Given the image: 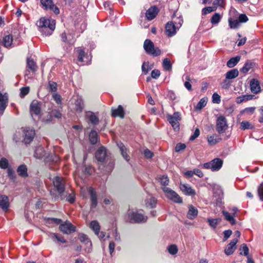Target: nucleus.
<instances>
[{
	"label": "nucleus",
	"instance_id": "13d9d810",
	"mask_svg": "<svg viewBox=\"0 0 263 263\" xmlns=\"http://www.w3.org/2000/svg\"><path fill=\"white\" fill-rule=\"evenodd\" d=\"M66 200L70 203H73L74 202L75 195L72 191L71 193H69L66 196Z\"/></svg>",
	"mask_w": 263,
	"mask_h": 263
},
{
	"label": "nucleus",
	"instance_id": "473e14b6",
	"mask_svg": "<svg viewBox=\"0 0 263 263\" xmlns=\"http://www.w3.org/2000/svg\"><path fill=\"white\" fill-rule=\"evenodd\" d=\"M3 43L6 48L11 47L15 44L13 43V37L11 34H8L4 37Z\"/></svg>",
	"mask_w": 263,
	"mask_h": 263
},
{
	"label": "nucleus",
	"instance_id": "412c9836",
	"mask_svg": "<svg viewBox=\"0 0 263 263\" xmlns=\"http://www.w3.org/2000/svg\"><path fill=\"white\" fill-rule=\"evenodd\" d=\"M79 238L81 242L84 243L86 246V248L85 249L86 251L87 252H89L91 250V242L88 238L86 235L84 234H81L79 236Z\"/></svg>",
	"mask_w": 263,
	"mask_h": 263
},
{
	"label": "nucleus",
	"instance_id": "c9c22d12",
	"mask_svg": "<svg viewBox=\"0 0 263 263\" xmlns=\"http://www.w3.org/2000/svg\"><path fill=\"white\" fill-rule=\"evenodd\" d=\"M90 228L96 235H98L100 230V226L97 220H93L90 223Z\"/></svg>",
	"mask_w": 263,
	"mask_h": 263
},
{
	"label": "nucleus",
	"instance_id": "5fc2aeb1",
	"mask_svg": "<svg viewBox=\"0 0 263 263\" xmlns=\"http://www.w3.org/2000/svg\"><path fill=\"white\" fill-rule=\"evenodd\" d=\"M216 9V8L213 7H205V8H203L202 10V14L204 15H206L207 14H208L209 13H211L212 12L215 11Z\"/></svg>",
	"mask_w": 263,
	"mask_h": 263
},
{
	"label": "nucleus",
	"instance_id": "1a4fd4ad",
	"mask_svg": "<svg viewBox=\"0 0 263 263\" xmlns=\"http://www.w3.org/2000/svg\"><path fill=\"white\" fill-rule=\"evenodd\" d=\"M228 125L226 118L221 116L219 117L216 121V128L219 134L223 133L228 128Z\"/></svg>",
	"mask_w": 263,
	"mask_h": 263
},
{
	"label": "nucleus",
	"instance_id": "9d476101",
	"mask_svg": "<svg viewBox=\"0 0 263 263\" xmlns=\"http://www.w3.org/2000/svg\"><path fill=\"white\" fill-rule=\"evenodd\" d=\"M52 182L59 193L62 194L65 191V182L64 179L62 177L56 176L53 179Z\"/></svg>",
	"mask_w": 263,
	"mask_h": 263
},
{
	"label": "nucleus",
	"instance_id": "58836bf2",
	"mask_svg": "<svg viewBox=\"0 0 263 263\" xmlns=\"http://www.w3.org/2000/svg\"><path fill=\"white\" fill-rule=\"evenodd\" d=\"M240 60V56H236L231 58L227 63V66L229 68L234 67Z\"/></svg>",
	"mask_w": 263,
	"mask_h": 263
},
{
	"label": "nucleus",
	"instance_id": "9b49d317",
	"mask_svg": "<svg viewBox=\"0 0 263 263\" xmlns=\"http://www.w3.org/2000/svg\"><path fill=\"white\" fill-rule=\"evenodd\" d=\"M178 30L174 22H168L165 25V32L168 37H172L175 35Z\"/></svg>",
	"mask_w": 263,
	"mask_h": 263
},
{
	"label": "nucleus",
	"instance_id": "79ce46f5",
	"mask_svg": "<svg viewBox=\"0 0 263 263\" xmlns=\"http://www.w3.org/2000/svg\"><path fill=\"white\" fill-rule=\"evenodd\" d=\"M157 203V200L154 197H150L147 198L146 200V205L147 207H149L151 208H154L156 206Z\"/></svg>",
	"mask_w": 263,
	"mask_h": 263
},
{
	"label": "nucleus",
	"instance_id": "72a5a7b5",
	"mask_svg": "<svg viewBox=\"0 0 263 263\" xmlns=\"http://www.w3.org/2000/svg\"><path fill=\"white\" fill-rule=\"evenodd\" d=\"M77 52L78 53V62L80 63H84V64H87L88 57L86 56L84 51L82 49H78Z\"/></svg>",
	"mask_w": 263,
	"mask_h": 263
},
{
	"label": "nucleus",
	"instance_id": "6ab92c4d",
	"mask_svg": "<svg viewBox=\"0 0 263 263\" xmlns=\"http://www.w3.org/2000/svg\"><path fill=\"white\" fill-rule=\"evenodd\" d=\"M180 189L185 195L194 196L196 194L195 190L187 184L180 183Z\"/></svg>",
	"mask_w": 263,
	"mask_h": 263
},
{
	"label": "nucleus",
	"instance_id": "cd10ccee",
	"mask_svg": "<svg viewBox=\"0 0 263 263\" xmlns=\"http://www.w3.org/2000/svg\"><path fill=\"white\" fill-rule=\"evenodd\" d=\"M111 112L113 117H119L121 118H123L124 117V111L121 105H119L116 108H112L111 109Z\"/></svg>",
	"mask_w": 263,
	"mask_h": 263
},
{
	"label": "nucleus",
	"instance_id": "20e7f679",
	"mask_svg": "<svg viewBox=\"0 0 263 263\" xmlns=\"http://www.w3.org/2000/svg\"><path fill=\"white\" fill-rule=\"evenodd\" d=\"M83 101L81 97L74 96L71 100L70 108L77 114H80L84 109Z\"/></svg>",
	"mask_w": 263,
	"mask_h": 263
},
{
	"label": "nucleus",
	"instance_id": "a18cd8bd",
	"mask_svg": "<svg viewBox=\"0 0 263 263\" xmlns=\"http://www.w3.org/2000/svg\"><path fill=\"white\" fill-rule=\"evenodd\" d=\"M208 101V98L206 97L202 98L200 99L199 102L197 104L195 107L196 110H201L202 108H203L206 104Z\"/></svg>",
	"mask_w": 263,
	"mask_h": 263
},
{
	"label": "nucleus",
	"instance_id": "774afa93",
	"mask_svg": "<svg viewBox=\"0 0 263 263\" xmlns=\"http://www.w3.org/2000/svg\"><path fill=\"white\" fill-rule=\"evenodd\" d=\"M160 75V71L157 69L153 70L151 72V76L153 78L157 79Z\"/></svg>",
	"mask_w": 263,
	"mask_h": 263
},
{
	"label": "nucleus",
	"instance_id": "bb28decb",
	"mask_svg": "<svg viewBox=\"0 0 263 263\" xmlns=\"http://www.w3.org/2000/svg\"><path fill=\"white\" fill-rule=\"evenodd\" d=\"M250 88L252 92L257 93L260 91V87L259 82L256 79H252L250 82Z\"/></svg>",
	"mask_w": 263,
	"mask_h": 263
},
{
	"label": "nucleus",
	"instance_id": "4d7b16f0",
	"mask_svg": "<svg viewBox=\"0 0 263 263\" xmlns=\"http://www.w3.org/2000/svg\"><path fill=\"white\" fill-rule=\"evenodd\" d=\"M168 251L170 254L175 255L178 252V248L176 245H172L168 247Z\"/></svg>",
	"mask_w": 263,
	"mask_h": 263
},
{
	"label": "nucleus",
	"instance_id": "37998d69",
	"mask_svg": "<svg viewBox=\"0 0 263 263\" xmlns=\"http://www.w3.org/2000/svg\"><path fill=\"white\" fill-rule=\"evenodd\" d=\"M162 66L166 71H171L172 68V65L171 61L168 58H165L163 60Z\"/></svg>",
	"mask_w": 263,
	"mask_h": 263
},
{
	"label": "nucleus",
	"instance_id": "f8f14e48",
	"mask_svg": "<svg viewBox=\"0 0 263 263\" xmlns=\"http://www.w3.org/2000/svg\"><path fill=\"white\" fill-rule=\"evenodd\" d=\"M41 4L46 9H50L55 14L60 13L59 9L53 4L52 0H41Z\"/></svg>",
	"mask_w": 263,
	"mask_h": 263
},
{
	"label": "nucleus",
	"instance_id": "603ef678",
	"mask_svg": "<svg viewBox=\"0 0 263 263\" xmlns=\"http://www.w3.org/2000/svg\"><path fill=\"white\" fill-rule=\"evenodd\" d=\"M174 20L172 22H174V24H175V26L177 27L178 29L180 28V27L182 26V24L183 23V19L182 17L180 16L179 17H177L176 18L174 17Z\"/></svg>",
	"mask_w": 263,
	"mask_h": 263
},
{
	"label": "nucleus",
	"instance_id": "7ed1b4c3",
	"mask_svg": "<svg viewBox=\"0 0 263 263\" xmlns=\"http://www.w3.org/2000/svg\"><path fill=\"white\" fill-rule=\"evenodd\" d=\"M128 218L129 221L132 223L145 222L147 219V216L137 211L133 210L128 211Z\"/></svg>",
	"mask_w": 263,
	"mask_h": 263
},
{
	"label": "nucleus",
	"instance_id": "338daca9",
	"mask_svg": "<svg viewBox=\"0 0 263 263\" xmlns=\"http://www.w3.org/2000/svg\"><path fill=\"white\" fill-rule=\"evenodd\" d=\"M186 147V145L184 144L179 143L177 144L176 147H175V151L177 152H178L180 151H182L184 149H185Z\"/></svg>",
	"mask_w": 263,
	"mask_h": 263
},
{
	"label": "nucleus",
	"instance_id": "c03bdc74",
	"mask_svg": "<svg viewBox=\"0 0 263 263\" xmlns=\"http://www.w3.org/2000/svg\"><path fill=\"white\" fill-rule=\"evenodd\" d=\"M254 128V126L248 121H243L240 123V128L241 129H252Z\"/></svg>",
	"mask_w": 263,
	"mask_h": 263
},
{
	"label": "nucleus",
	"instance_id": "2eb2a0df",
	"mask_svg": "<svg viewBox=\"0 0 263 263\" xmlns=\"http://www.w3.org/2000/svg\"><path fill=\"white\" fill-rule=\"evenodd\" d=\"M35 132L32 129L27 128L24 130V141L25 143H30L33 139Z\"/></svg>",
	"mask_w": 263,
	"mask_h": 263
},
{
	"label": "nucleus",
	"instance_id": "39448f33",
	"mask_svg": "<svg viewBox=\"0 0 263 263\" xmlns=\"http://www.w3.org/2000/svg\"><path fill=\"white\" fill-rule=\"evenodd\" d=\"M161 189L168 199L177 203H181L182 202V199L180 196L170 187L163 186L161 187Z\"/></svg>",
	"mask_w": 263,
	"mask_h": 263
},
{
	"label": "nucleus",
	"instance_id": "dca6fc26",
	"mask_svg": "<svg viewBox=\"0 0 263 263\" xmlns=\"http://www.w3.org/2000/svg\"><path fill=\"white\" fill-rule=\"evenodd\" d=\"M41 104L37 101L34 100L32 102L30 106V111L32 116L33 115L36 116L40 115L41 113Z\"/></svg>",
	"mask_w": 263,
	"mask_h": 263
},
{
	"label": "nucleus",
	"instance_id": "c756f323",
	"mask_svg": "<svg viewBox=\"0 0 263 263\" xmlns=\"http://www.w3.org/2000/svg\"><path fill=\"white\" fill-rule=\"evenodd\" d=\"M9 206V203L8 197L0 195V207L4 210H7Z\"/></svg>",
	"mask_w": 263,
	"mask_h": 263
},
{
	"label": "nucleus",
	"instance_id": "bf43d9fd",
	"mask_svg": "<svg viewBox=\"0 0 263 263\" xmlns=\"http://www.w3.org/2000/svg\"><path fill=\"white\" fill-rule=\"evenodd\" d=\"M48 88L51 91H56L57 89V83L52 81H50L48 84Z\"/></svg>",
	"mask_w": 263,
	"mask_h": 263
},
{
	"label": "nucleus",
	"instance_id": "b1692460",
	"mask_svg": "<svg viewBox=\"0 0 263 263\" xmlns=\"http://www.w3.org/2000/svg\"><path fill=\"white\" fill-rule=\"evenodd\" d=\"M233 215L226 211H222V213L224 215L226 220L229 221L231 223V224H234L235 223L236 221L234 219V217L235 216V213L237 211V209L236 208H235L233 210Z\"/></svg>",
	"mask_w": 263,
	"mask_h": 263
},
{
	"label": "nucleus",
	"instance_id": "f3484780",
	"mask_svg": "<svg viewBox=\"0 0 263 263\" xmlns=\"http://www.w3.org/2000/svg\"><path fill=\"white\" fill-rule=\"evenodd\" d=\"M88 192L90 196V209H95L98 204V200L96 192L95 189L92 187H89L88 189Z\"/></svg>",
	"mask_w": 263,
	"mask_h": 263
},
{
	"label": "nucleus",
	"instance_id": "8fccbe9b",
	"mask_svg": "<svg viewBox=\"0 0 263 263\" xmlns=\"http://www.w3.org/2000/svg\"><path fill=\"white\" fill-rule=\"evenodd\" d=\"M240 254L245 256H248L249 254V248L247 246L243 243L240 248Z\"/></svg>",
	"mask_w": 263,
	"mask_h": 263
},
{
	"label": "nucleus",
	"instance_id": "6e6d98bb",
	"mask_svg": "<svg viewBox=\"0 0 263 263\" xmlns=\"http://www.w3.org/2000/svg\"><path fill=\"white\" fill-rule=\"evenodd\" d=\"M52 239L55 238L58 241H60L62 243H65L66 242V241L64 239V238L62 236H61L58 234L54 233L53 234V237H52ZM53 241H54V239H53Z\"/></svg>",
	"mask_w": 263,
	"mask_h": 263
},
{
	"label": "nucleus",
	"instance_id": "a878e982",
	"mask_svg": "<svg viewBox=\"0 0 263 263\" xmlns=\"http://www.w3.org/2000/svg\"><path fill=\"white\" fill-rule=\"evenodd\" d=\"M208 142L210 145H214L221 140L220 136L217 134H213L207 137Z\"/></svg>",
	"mask_w": 263,
	"mask_h": 263
},
{
	"label": "nucleus",
	"instance_id": "4c0bfd02",
	"mask_svg": "<svg viewBox=\"0 0 263 263\" xmlns=\"http://www.w3.org/2000/svg\"><path fill=\"white\" fill-rule=\"evenodd\" d=\"M238 74V70L237 69H233L226 73V78L229 80L233 79L237 77Z\"/></svg>",
	"mask_w": 263,
	"mask_h": 263
},
{
	"label": "nucleus",
	"instance_id": "423d86ee",
	"mask_svg": "<svg viewBox=\"0 0 263 263\" xmlns=\"http://www.w3.org/2000/svg\"><path fill=\"white\" fill-rule=\"evenodd\" d=\"M166 118L169 123L171 124L172 126L175 131H178L179 129V121L181 119V114L176 111L173 115L168 114L166 115Z\"/></svg>",
	"mask_w": 263,
	"mask_h": 263
},
{
	"label": "nucleus",
	"instance_id": "49530a36",
	"mask_svg": "<svg viewBox=\"0 0 263 263\" xmlns=\"http://www.w3.org/2000/svg\"><path fill=\"white\" fill-rule=\"evenodd\" d=\"M207 221L209 222L210 227L213 229H215V228H216L218 223L220 222L221 219L219 218H216V219L209 218V219H208Z\"/></svg>",
	"mask_w": 263,
	"mask_h": 263
},
{
	"label": "nucleus",
	"instance_id": "69168bd1",
	"mask_svg": "<svg viewBox=\"0 0 263 263\" xmlns=\"http://www.w3.org/2000/svg\"><path fill=\"white\" fill-rule=\"evenodd\" d=\"M255 109V107H250L246 108L243 110L241 111V114L248 113V114H253Z\"/></svg>",
	"mask_w": 263,
	"mask_h": 263
},
{
	"label": "nucleus",
	"instance_id": "ddd939ff",
	"mask_svg": "<svg viewBox=\"0 0 263 263\" xmlns=\"http://www.w3.org/2000/svg\"><path fill=\"white\" fill-rule=\"evenodd\" d=\"M59 229L65 234H69L76 231V227L70 222H65L61 224Z\"/></svg>",
	"mask_w": 263,
	"mask_h": 263
},
{
	"label": "nucleus",
	"instance_id": "052dcab7",
	"mask_svg": "<svg viewBox=\"0 0 263 263\" xmlns=\"http://www.w3.org/2000/svg\"><path fill=\"white\" fill-rule=\"evenodd\" d=\"M258 195L259 199L263 201V182L260 184L258 188Z\"/></svg>",
	"mask_w": 263,
	"mask_h": 263
},
{
	"label": "nucleus",
	"instance_id": "f257e3e1",
	"mask_svg": "<svg viewBox=\"0 0 263 263\" xmlns=\"http://www.w3.org/2000/svg\"><path fill=\"white\" fill-rule=\"evenodd\" d=\"M37 26L43 35L49 36L55 29V22L53 19L42 17L37 22Z\"/></svg>",
	"mask_w": 263,
	"mask_h": 263
},
{
	"label": "nucleus",
	"instance_id": "864d4df0",
	"mask_svg": "<svg viewBox=\"0 0 263 263\" xmlns=\"http://www.w3.org/2000/svg\"><path fill=\"white\" fill-rule=\"evenodd\" d=\"M159 181L162 185L166 186L169 183V179L167 176L163 175L159 177Z\"/></svg>",
	"mask_w": 263,
	"mask_h": 263
},
{
	"label": "nucleus",
	"instance_id": "0e129e2a",
	"mask_svg": "<svg viewBox=\"0 0 263 263\" xmlns=\"http://www.w3.org/2000/svg\"><path fill=\"white\" fill-rule=\"evenodd\" d=\"M239 23H246L248 21L247 16L245 14H241L238 17Z\"/></svg>",
	"mask_w": 263,
	"mask_h": 263
},
{
	"label": "nucleus",
	"instance_id": "e2e57ef3",
	"mask_svg": "<svg viewBox=\"0 0 263 263\" xmlns=\"http://www.w3.org/2000/svg\"><path fill=\"white\" fill-rule=\"evenodd\" d=\"M29 92V87H22L21 89V97H24L26 95H27Z\"/></svg>",
	"mask_w": 263,
	"mask_h": 263
},
{
	"label": "nucleus",
	"instance_id": "09e8293b",
	"mask_svg": "<svg viewBox=\"0 0 263 263\" xmlns=\"http://www.w3.org/2000/svg\"><path fill=\"white\" fill-rule=\"evenodd\" d=\"M229 25L231 29L237 28L239 26V22L237 20H233L231 18L229 19Z\"/></svg>",
	"mask_w": 263,
	"mask_h": 263
},
{
	"label": "nucleus",
	"instance_id": "4468645a",
	"mask_svg": "<svg viewBox=\"0 0 263 263\" xmlns=\"http://www.w3.org/2000/svg\"><path fill=\"white\" fill-rule=\"evenodd\" d=\"M60 37L62 42L65 45H72L75 41L73 35L71 33H66L65 31L61 34Z\"/></svg>",
	"mask_w": 263,
	"mask_h": 263
},
{
	"label": "nucleus",
	"instance_id": "aec40b11",
	"mask_svg": "<svg viewBox=\"0 0 263 263\" xmlns=\"http://www.w3.org/2000/svg\"><path fill=\"white\" fill-rule=\"evenodd\" d=\"M8 102V96L6 93L3 95L0 92V115H3Z\"/></svg>",
	"mask_w": 263,
	"mask_h": 263
},
{
	"label": "nucleus",
	"instance_id": "2f4dec72",
	"mask_svg": "<svg viewBox=\"0 0 263 263\" xmlns=\"http://www.w3.org/2000/svg\"><path fill=\"white\" fill-rule=\"evenodd\" d=\"M86 118L93 125H97L99 122L98 118L92 112H91V111L86 112Z\"/></svg>",
	"mask_w": 263,
	"mask_h": 263
},
{
	"label": "nucleus",
	"instance_id": "c85d7f7f",
	"mask_svg": "<svg viewBox=\"0 0 263 263\" xmlns=\"http://www.w3.org/2000/svg\"><path fill=\"white\" fill-rule=\"evenodd\" d=\"M157 13V8L156 7H152L146 11V17L148 20H152L156 17Z\"/></svg>",
	"mask_w": 263,
	"mask_h": 263
},
{
	"label": "nucleus",
	"instance_id": "de8ad7c7",
	"mask_svg": "<svg viewBox=\"0 0 263 263\" xmlns=\"http://www.w3.org/2000/svg\"><path fill=\"white\" fill-rule=\"evenodd\" d=\"M252 67L251 63L247 62L240 69V71L243 73H247Z\"/></svg>",
	"mask_w": 263,
	"mask_h": 263
},
{
	"label": "nucleus",
	"instance_id": "393cba45",
	"mask_svg": "<svg viewBox=\"0 0 263 263\" xmlns=\"http://www.w3.org/2000/svg\"><path fill=\"white\" fill-rule=\"evenodd\" d=\"M189 211L187 213L186 216L190 219H195L198 215V210L193 205L190 204L188 206Z\"/></svg>",
	"mask_w": 263,
	"mask_h": 263
},
{
	"label": "nucleus",
	"instance_id": "ea45409f",
	"mask_svg": "<svg viewBox=\"0 0 263 263\" xmlns=\"http://www.w3.org/2000/svg\"><path fill=\"white\" fill-rule=\"evenodd\" d=\"M89 139L92 144H95L98 141V133L95 130H91L89 135Z\"/></svg>",
	"mask_w": 263,
	"mask_h": 263
},
{
	"label": "nucleus",
	"instance_id": "f704fd0d",
	"mask_svg": "<svg viewBox=\"0 0 263 263\" xmlns=\"http://www.w3.org/2000/svg\"><path fill=\"white\" fill-rule=\"evenodd\" d=\"M255 98V96L252 95H245L239 96L237 98L236 102L237 103H241L243 102L252 100Z\"/></svg>",
	"mask_w": 263,
	"mask_h": 263
},
{
	"label": "nucleus",
	"instance_id": "5701e85b",
	"mask_svg": "<svg viewBox=\"0 0 263 263\" xmlns=\"http://www.w3.org/2000/svg\"><path fill=\"white\" fill-rule=\"evenodd\" d=\"M106 156V149L104 147H100L96 152L95 157L100 162H103Z\"/></svg>",
	"mask_w": 263,
	"mask_h": 263
},
{
	"label": "nucleus",
	"instance_id": "4be33fe9",
	"mask_svg": "<svg viewBox=\"0 0 263 263\" xmlns=\"http://www.w3.org/2000/svg\"><path fill=\"white\" fill-rule=\"evenodd\" d=\"M117 145L120 149V151L122 157L126 161L128 162L130 160V157L127 154V148L123 143L121 142H117Z\"/></svg>",
	"mask_w": 263,
	"mask_h": 263
},
{
	"label": "nucleus",
	"instance_id": "e433bc0d",
	"mask_svg": "<svg viewBox=\"0 0 263 263\" xmlns=\"http://www.w3.org/2000/svg\"><path fill=\"white\" fill-rule=\"evenodd\" d=\"M17 172L18 175L22 177H26L28 176L27 168L24 164H22L18 167Z\"/></svg>",
	"mask_w": 263,
	"mask_h": 263
},
{
	"label": "nucleus",
	"instance_id": "0eeeda50",
	"mask_svg": "<svg viewBox=\"0 0 263 263\" xmlns=\"http://www.w3.org/2000/svg\"><path fill=\"white\" fill-rule=\"evenodd\" d=\"M223 161L219 158H216L210 162L205 163L202 166L204 168L211 169L212 171H218L222 167Z\"/></svg>",
	"mask_w": 263,
	"mask_h": 263
},
{
	"label": "nucleus",
	"instance_id": "3c124183",
	"mask_svg": "<svg viewBox=\"0 0 263 263\" xmlns=\"http://www.w3.org/2000/svg\"><path fill=\"white\" fill-rule=\"evenodd\" d=\"M8 160L5 158H2L0 160V168L2 169H6L8 167Z\"/></svg>",
	"mask_w": 263,
	"mask_h": 263
},
{
	"label": "nucleus",
	"instance_id": "a19ab883",
	"mask_svg": "<svg viewBox=\"0 0 263 263\" xmlns=\"http://www.w3.org/2000/svg\"><path fill=\"white\" fill-rule=\"evenodd\" d=\"M222 15L219 13H215L211 18V23L212 25H217L220 21Z\"/></svg>",
	"mask_w": 263,
	"mask_h": 263
},
{
	"label": "nucleus",
	"instance_id": "a211bd4d",
	"mask_svg": "<svg viewBox=\"0 0 263 263\" xmlns=\"http://www.w3.org/2000/svg\"><path fill=\"white\" fill-rule=\"evenodd\" d=\"M238 241V239L237 238H234L231 241L224 250V253L226 255H230L234 253L236 248V245Z\"/></svg>",
	"mask_w": 263,
	"mask_h": 263
},
{
	"label": "nucleus",
	"instance_id": "7c9ffc66",
	"mask_svg": "<svg viewBox=\"0 0 263 263\" xmlns=\"http://www.w3.org/2000/svg\"><path fill=\"white\" fill-rule=\"evenodd\" d=\"M27 67L28 69L26 71V74H28V72L31 71L34 72L37 69V66L34 61L30 59H28L27 61Z\"/></svg>",
	"mask_w": 263,
	"mask_h": 263
},
{
	"label": "nucleus",
	"instance_id": "f03ea898",
	"mask_svg": "<svg viewBox=\"0 0 263 263\" xmlns=\"http://www.w3.org/2000/svg\"><path fill=\"white\" fill-rule=\"evenodd\" d=\"M143 48L147 54L154 57L159 56L161 53V50L158 47L155 46L153 42L149 39L145 40Z\"/></svg>",
	"mask_w": 263,
	"mask_h": 263
},
{
	"label": "nucleus",
	"instance_id": "6e6552de",
	"mask_svg": "<svg viewBox=\"0 0 263 263\" xmlns=\"http://www.w3.org/2000/svg\"><path fill=\"white\" fill-rule=\"evenodd\" d=\"M46 153L45 152L43 147L42 146L37 147L34 151V156L37 159H42L45 158L46 159H49V160H52L55 163H58L59 161V157L54 155V156H51L50 158H49L46 156Z\"/></svg>",
	"mask_w": 263,
	"mask_h": 263
},
{
	"label": "nucleus",
	"instance_id": "680f3d73",
	"mask_svg": "<svg viewBox=\"0 0 263 263\" xmlns=\"http://www.w3.org/2000/svg\"><path fill=\"white\" fill-rule=\"evenodd\" d=\"M212 101L213 103H219L220 102V97L217 93H214L212 96Z\"/></svg>",
	"mask_w": 263,
	"mask_h": 263
}]
</instances>
